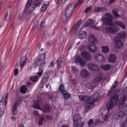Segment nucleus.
I'll return each instance as SVG.
<instances>
[{"instance_id": "nucleus-12", "label": "nucleus", "mask_w": 127, "mask_h": 127, "mask_svg": "<svg viewBox=\"0 0 127 127\" xmlns=\"http://www.w3.org/2000/svg\"><path fill=\"white\" fill-rule=\"evenodd\" d=\"M88 67L91 70H97L99 69V67L97 65L92 63H90L88 64Z\"/></svg>"}, {"instance_id": "nucleus-56", "label": "nucleus", "mask_w": 127, "mask_h": 127, "mask_svg": "<svg viewBox=\"0 0 127 127\" xmlns=\"http://www.w3.org/2000/svg\"><path fill=\"white\" fill-rule=\"evenodd\" d=\"M79 27V26L77 25L76 24H75L73 27L74 29V30H76Z\"/></svg>"}, {"instance_id": "nucleus-41", "label": "nucleus", "mask_w": 127, "mask_h": 127, "mask_svg": "<svg viewBox=\"0 0 127 127\" xmlns=\"http://www.w3.org/2000/svg\"><path fill=\"white\" fill-rule=\"evenodd\" d=\"M100 54L97 53H95L93 55L94 58L97 61Z\"/></svg>"}, {"instance_id": "nucleus-25", "label": "nucleus", "mask_w": 127, "mask_h": 127, "mask_svg": "<svg viewBox=\"0 0 127 127\" xmlns=\"http://www.w3.org/2000/svg\"><path fill=\"white\" fill-rule=\"evenodd\" d=\"M3 103L2 101H0V110L1 109H4L5 107L6 104V103L4 102V103L3 104ZM3 113V111L0 110V117H1Z\"/></svg>"}, {"instance_id": "nucleus-3", "label": "nucleus", "mask_w": 127, "mask_h": 127, "mask_svg": "<svg viewBox=\"0 0 127 127\" xmlns=\"http://www.w3.org/2000/svg\"><path fill=\"white\" fill-rule=\"evenodd\" d=\"M45 53L40 55L38 57L35 64V65L36 66L39 64V70L37 73V74L40 77L43 72V67L45 63L44 60L45 59Z\"/></svg>"}, {"instance_id": "nucleus-33", "label": "nucleus", "mask_w": 127, "mask_h": 127, "mask_svg": "<svg viewBox=\"0 0 127 127\" xmlns=\"http://www.w3.org/2000/svg\"><path fill=\"white\" fill-rule=\"evenodd\" d=\"M39 78V76L37 75H36L30 77V79L33 82H36Z\"/></svg>"}, {"instance_id": "nucleus-27", "label": "nucleus", "mask_w": 127, "mask_h": 127, "mask_svg": "<svg viewBox=\"0 0 127 127\" xmlns=\"http://www.w3.org/2000/svg\"><path fill=\"white\" fill-rule=\"evenodd\" d=\"M75 61L79 63L81 66H82L85 64V62L84 60L81 58H77L76 59Z\"/></svg>"}, {"instance_id": "nucleus-36", "label": "nucleus", "mask_w": 127, "mask_h": 127, "mask_svg": "<svg viewBox=\"0 0 127 127\" xmlns=\"http://www.w3.org/2000/svg\"><path fill=\"white\" fill-rule=\"evenodd\" d=\"M28 90L25 86H23L21 88L20 91L21 93H24L27 92Z\"/></svg>"}, {"instance_id": "nucleus-17", "label": "nucleus", "mask_w": 127, "mask_h": 127, "mask_svg": "<svg viewBox=\"0 0 127 127\" xmlns=\"http://www.w3.org/2000/svg\"><path fill=\"white\" fill-rule=\"evenodd\" d=\"M19 104L20 102L18 101H17L15 102L13 106L12 112V113L13 115H16L17 114L18 111L16 110V108Z\"/></svg>"}, {"instance_id": "nucleus-19", "label": "nucleus", "mask_w": 127, "mask_h": 127, "mask_svg": "<svg viewBox=\"0 0 127 127\" xmlns=\"http://www.w3.org/2000/svg\"><path fill=\"white\" fill-rule=\"evenodd\" d=\"M114 41V45L117 48H119L122 47L123 45L122 42L120 39L115 40Z\"/></svg>"}, {"instance_id": "nucleus-49", "label": "nucleus", "mask_w": 127, "mask_h": 127, "mask_svg": "<svg viewBox=\"0 0 127 127\" xmlns=\"http://www.w3.org/2000/svg\"><path fill=\"white\" fill-rule=\"evenodd\" d=\"M85 95H80L79 96V98L80 100L83 101Z\"/></svg>"}, {"instance_id": "nucleus-30", "label": "nucleus", "mask_w": 127, "mask_h": 127, "mask_svg": "<svg viewBox=\"0 0 127 127\" xmlns=\"http://www.w3.org/2000/svg\"><path fill=\"white\" fill-rule=\"evenodd\" d=\"M62 93L63 94L64 98L65 100L67 99L69 97H70V94L67 91H64V92Z\"/></svg>"}, {"instance_id": "nucleus-60", "label": "nucleus", "mask_w": 127, "mask_h": 127, "mask_svg": "<svg viewBox=\"0 0 127 127\" xmlns=\"http://www.w3.org/2000/svg\"><path fill=\"white\" fill-rule=\"evenodd\" d=\"M45 26V24L43 22H41V24L40 25V26L41 27L43 28Z\"/></svg>"}, {"instance_id": "nucleus-26", "label": "nucleus", "mask_w": 127, "mask_h": 127, "mask_svg": "<svg viewBox=\"0 0 127 127\" xmlns=\"http://www.w3.org/2000/svg\"><path fill=\"white\" fill-rule=\"evenodd\" d=\"M111 65L108 64L105 65H101L100 66L101 69L105 70H109L111 68Z\"/></svg>"}, {"instance_id": "nucleus-63", "label": "nucleus", "mask_w": 127, "mask_h": 127, "mask_svg": "<svg viewBox=\"0 0 127 127\" xmlns=\"http://www.w3.org/2000/svg\"><path fill=\"white\" fill-rule=\"evenodd\" d=\"M97 124H98L100 123V121L98 119H96L95 120Z\"/></svg>"}, {"instance_id": "nucleus-10", "label": "nucleus", "mask_w": 127, "mask_h": 127, "mask_svg": "<svg viewBox=\"0 0 127 127\" xmlns=\"http://www.w3.org/2000/svg\"><path fill=\"white\" fill-rule=\"evenodd\" d=\"M109 110L106 107H103L101 109V114L102 116L104 117L108 116L109 115Z\"/></svg>"}, {"instance_id": "nucleus-61", "label": "nucleus", "mask_w": 127, "mask_h": 127, "mask_svg": "<svg viewBox=\"0 0 127 127\" xmlns=\"http://www.w3.org/2000/svg\"><path fill=\"white\" fill-rule=\"evenodd\" d=\"M46 118L48 119L51 120L52 117L51 116H46Z\"/></svg>"}, {"instance_id": "nucleus-13", "label": "nucleus", "mask_w": 127, "mask_h": 127, "mask_svg": "<svg viewBox=\"0 0 127 127\" xmlns=\"http://www.w3.org/2000/svg\"><path fill=\"white\" fill-rule=\"evenodd\" d=\"M100 96L98 93H95L93 95L90 97L89 100L94 103V102L97 101L98 99L99 98Z\"/></svg>"}, {"instance_id": "nucleus-4", "label": "nucleus", "mask_w": 127, "mask_h": 127, "mask_svg": "<svg viewBox=\"0 0 127 127\" xmlns=\"http://www.w3.org/2000/svg\"><path fill=\"white\" fill-rule=\"evenodd\" d=\"M120 91L119 90L117 91L116 93L117 94L113 95V97H111L110 99L111 101H109L106 103V107L107 109L109 110L111 109L114 106V104H118V101L117 99L118 98V94L119 93H117V92L119 93Z\"/></svg>"}, {"instance_id": "nucleus-58", "label": "nucleus", "mask_w": 127, "mask_h": 127, "mask_svg": "<svg viewBox=\"0 0 127 127\" xmlns=\"http://www.w3.org/2000/svg\"><path fill=\"white\" fill-rule=\"evenodd\" d=\"M83 0H79L77 3L76 4H77V5L78 4H79L81 3H82L83 2Z\"/></svg>"}, {"instance_id": "nucleus-14", "label": "nucleus", "mask_w": 127, "mask_h": 127, "mask_svg": "<svg viewBox=\"0 0 127 127\" xmlns=\"http://www.w3.org/2000/svg\"><path fill=\"white\" fill-rule=\"evenodd\" d=\"M90 75V73L85 69H82L80 72V75L83 78L88 77Z\"/></svg>"}, {"instance_id": "nucleus-53", "label": "nucleus", "mask_w": 127, "mask_h": 127, "mask_svg": "<svg viewBox=\"0 0 127 127\" xmlns=\"http://www.w3.org/2000/svg\"><path fill=\"white\" fill-rule=\"evenodd\" d=\"M88 88L90 90H93L95 88L94 86L90 85L88 86Z\"/></svg>"}, {"instance_id": "nucleus-6", "label": "nucleus", "mask_w": 127, "mask_h": 127, "mask_svg": "<svg viewBox=\"0 0 127 127\" xmlns=\"http://www.w3.org/2000/svg\"><path fill=\"white\" fill-rule=\"evenodd\" d=\"M32 2V0H28L25 6L24 11V14L26 15L27 18H28L30 16V15L32 13L33 10L30 9L31 3Z\"/></svg>"}, {"instance_id": "nucleus-42", "label": "nucleus", "mask_w": 127, "mask_h": 127, "mask_svg": "<svg viewBox=\"0 0 127 127\" xmlns=\"http://www.w3.org/2000/svg\"><path fill=\"white\" fill-rule=\"evenodd\" d=\"M64 85L63 84H61L60 86L59 90L60 92H64V91H66L64 90Z\"/></svg>"}, {"instance_id": "nucleus-24", "label": "nucleus", "mask_w": 127, "mask_h": 127, "mask_svg": "<svg viewBox=\"0 0 127 127\" xmlns=\"http://www.w3.org/2000/svg\"><path fill=\"white\" fill-rule=\"evenodd\" d=\"M86 36V33L85 31H83L81 30L80 31L79 35V37L80 38H85Z\"/></svg>"}, {"instance_id": "nucleus-39", "label": "nucleus", "mask_w": 127, "mask_h": 127, "mask_svg": "<svg viewBox=\"0 0 127 127\" xmlns=\"http://www.w3.org/2000/svg\"><path fill=\"white\" fill-rule=\"evenodd\" d=\"M33 107L38 109L42 110V109L40 107L39 103L37 102H35L33 106Z\"/></svg>"}, {"instance_id": "nucleus-47", "label": "nucleus", "mask_w": 127, "mask_h": 127, "mask_svg": "<svg viewBox=\"0 0 127 127\" xmlns=\"http://www.w3.org/2000/svg\"><path fill=\"white\" fill-rule=\"evenodd\" d=\"M40 3L39 2H37L35 3L32 6V7L33 8H35L36 7L38 6Z\"/></svg>"}, {"instance_id": "nucleus-15", "label": "nucleus", "mask_w": 127, "mask_h": 127, "mask_svg": "<svg viewBox=\"0 0 127 127\" xmlns=\"http://www.w3.org/2000/svg\"><path fill=\"white\" fill-rule=\"evenodd\" d=\"M119 83L118 82L116 81H115L113 85L111 87L108 93V95H111L112 93H114L115 88L117 87Z\"/></svg>"}, {"instance_id": "nucleus-64", "label": "nucleus", "mask_w": 127, "mask_h": 127, "mask_svg": "<svg viewBox=\"0 0 127 127\" xmlns=\"http://www.w3.org/2000/svg\"><path fill=\"white\" fill-rule=\"evenodd\" d=\"M72 82L73 83L75 84H76V80L75 79H74L72 80Z\"/></svg>"}, {"instance_id": "nucleus-31", "label": "nucleus", "mask_w": 127, "mask_h": 127, "mask_svg": "<svg viewBox=\"0 0 127 127\" xmlns=\"http://www.w3.org/2000/svg\"><path fill=\"white\" fill-rule=\"evenodd\" d=\"M94 23V21L91 19H88L86 21L84 24V26L87 27L92 25Z\"/></svg>"}, {"instance_id": "nucleus-18", "label": "nucleus", "mask_w": 127, "mask_h": 127, "mask_svg": "<svg viewBox=\"0 0 127 127\" xmlns=\"http://www.w3.org/2000/svg\"><path fill=\"white\" fill-rule=\"evenodd\" d=\"M116 55L114 54H111L109 56L108 61L110 62L113 63L116 61Z\"/></svg>"}, {"instance_id": "nucleus-51", "label": "nucleus", "mask_w": 127, "mask_h": 127, "mask_svg": "<svg viewBox=\"0 0 127 127\" xmlns=\"http://www.w3.org/2000/svg\"><path fill=\"white\" fill-rule=\"evenodd\" d=\"M93 120L92 119H91L89 120V121L88 123V125L90 126L93 123Z\"/></svg>"}, {"instance_id": "nucleus-38", "label": "nucleus", "mask_w": 127, "mask_h": 127, "mask_svg": "<svg viewBox=\"0 0 127 127\" xmlns=\"http://www.w3.org/2000/svg\"><path fill=\"white\" fill-rule=\"evenodd\" d=\"M102 79V77L100 76L96 77L94 79V81L95 83L100 81Z\"/></svg>"}, {"instance_id": "nucleus-35", "label": "nucleus", "mask_w": 127, "mask_h": 127, "mask_svg": "<svg viewBox=\"0 0 127 127\" xmlns=\"http://www.w3.org/2000/svg\"><path fill=\"white\" fill-rule=\"evenodd\" d=\"M126 36V33L124 32L118 34V37L121 39L124 38Z\"/></svg>"}, {"instance_id": "nucleus-57", "label": "nucleus", "mask_w": 127, "mask_h": 127, "mask_svg": "<svg viewBox=\"0 0 127 127\" xmlns=\"http://www.w3.org/2000/svg\"><path fill=\"white\" fill-rule=\"evenodd\" d=\"M8 97V93H7V95H6L5 96V98L4 99V102H6V103L7 102V99Z\"/></svg>"}, {"instance_id": "nucleus-37", "label": "nucleus", "mask_w": 127, "mask_h": 127, "mask_svg": "<svg viewBox=\"0 0 127 127\" xmlns=\"http://www.w3.org/2000/svg\"><path fill=\"white\" fill-rule=\"evenodd\" d=\"M118 10L117 9H113L112 10V13L113 15L115 17H120V15L118 14L117 11Z\"/></svg>"}, {"instance_id": "nucleus-59", "label": "nucleus", "mask_w": 127, "mask_h": 127, "mask_svg": "<svg viewBox=\"0 0 127 127\" xmlns=\"http://www.w3.org/2000/svg\"><path fill=\"white\" fill-rule=\"evenodd\" d=\"M126 125L125 122L123 123V124L121 125L120 127H125Z\"/></svg>"}, {"instance_id": "nucleus-11", "label": "nucleus", "mask_w": 127, "mask_h": 127, "mask_svg": "<svg viewBox=\"0 0 127 127\" xmlns=\"http://www.w3.org/2000/svg\"><path fill=\"white\" fill-rule=\"evenodd\" d=\"M49 73L48 72L45 73L42 76L41 82L43 84H45L48 81L49 77Z\"/></svg>"}, {"instance_id": "nucleus-5", "label": "nucleus", "mask_w": 127, "mask_h": 127, "mask_svg": "<svg viewBox=\"0 0 127 127\" xmlns=\"http://www.w3.org/2000/svg\"><path fill=\"white\" fill-rule=\"evenodd\" d=\"M77 4L74 5L72 4L68 5L65 11V15L66 18L70 17L74 10L75 6Z\"/></svg>"}, {"instance_id": "nucleus-2", "label": "nucleus", "mask_w": 127, "mask_h": 127, "mask_svg": "<svg viewBox=\"0 0 127 127\" xmlns=\"http://www.w3.org/2000/svg\"><path fill=\"white\" fill-rule=\"evenodd\" d=\"M104 16V17H103L101 19V21L102 23L107 26H113L106 28L105 30L107 32L112 34L118 32L119 30V28L116 27L115 24H113L112 21L113 20L112 16L107 13L105 14Z\"/></svg>"}, {"instance_id": "nucleus-48", "label": "nucleus", "mask_w": 127, "mask_h": 127, "mask_svg": "<svg viewBox=\"0 0 127 127\" xmlns=\"http://www.w3.org/2000/svg\"><path fill=\"white\" fill-rule=\"evenodd\" d=\"M10 18V16H8L7 15V13H6V14L5 16V20L7 21H9Z\"/></svg>"}, {"instance_id": "nucleus-52", "label": "nucleus", "mask_w": 127, "mask_h": 127, "mask_svg": "<svg viewBox=\"0 0 127 127\" xmlns=\"http://www.w3.org/2000/svg\"><path fill=\"white\" fill-rule=\"evenodd\" d=\"M82 20L80 19L77 22L76 24L79 26L81 23Z\"/></svg>"}, {"instance_id": "nucleus-8", "label": "nucleus", "mask_w": 127, "mask_h": 127, "mask_svg": "<svg viewBox=\"0 0 127 127\" xmlns=\"http://www.w3.org/2000/svg\"><path fill=\"white\" fill-rule=\"evenodd\" d=\"M74 125L75 127H77L81 121V119L80 115L79 114L75 115L73 117Z\"/></svg>"}, {"instance_id": "nucleus-23", "label": "nucleus", "mask_w": 127, "mask_h": 127, "mask_svg": "<svg viewBox=\"0 0 127 127\" xmlns=\"http://www.w3.org/2000/svg\"><path fill=\"white\" fill-rule=\"evenodd\" d=\"M114 23L118 26L120 27L122 29H124L125 28V25L121 22L119 21H114Z\"/></svg>"}, {"instance_id": "nucleus-62", "label": "nucleus", "mask_w": 127, "mask_h": 127, "mask_svg": "<svg viewBox=\"0 0 127 127\" xmlns=\"http://www.w3.org/2000/svg\"><path fill=\"white\" fill-rule=\"evenodd\" d=\"M34 115H38V111H34Z\"/></svg>"}, {"instance_id": "nucleus-9", "label": "nucleus", "mask_w": 127, "mask_h": 127, "mask_svg": "<svg viewBox=\"0 0 127 127\" xmlns=\"http://www.w3.org/2000/svg\"><path fill=\"white\" fill-rule=\"evenodd\" d=\"M87 47L89 51L92 53L96 52L97 50L96 46L92 43H89L87 45Z\"/></svg>"}, {"instance_id": "nucleus-50", "label": "nucleus", "mask_w": 127, "mask_h": 127, "mask_svg": "<svg viewBox=\"0 0 127 127\" xmlns=\"http://www.w3.org/2000/svg\"><path fill=\"white\" fill-rule=\"evenodd\" d=\"M91 6H89L88 7H87L86 9L85 10V13L87 12L91 8Z\"/></svg>"}, {"instance_id": "nucleus-7", "label": "nucleus", "mask_w": 127, "mask_h": 127, "mask_svg": "<svg viewBox=\"0 0 127 127\" xmlns=\"http://www.w3.org/2000/svg\"><path fill=\"white\" fill-rule=\"evenodd\" d=\"M23 50L24 49H23L21 50L19 55L21 56L20 59V67L21 68L23 66L24 64L28 60L27 55L26 54L24 55L23 54Z\"/></svg>"}, {"instance_id": "nucleus-1", "label": "nucleus", "mask_w": 127, "mask_h": 127, "mask_svg": "<svg viewBox=\"0 0 127 127\" xmlns=\"http://www.w3.org/2000/svg\"><path fill=\"white\" fill-rule=\"evenodd\" d=\"M127 96L124 94L122 95L119 100V96L117 99L119 106L118 112L115 113L113 116V118L114 121L118 120L120 118L125 116L127 113V111L124 109L126 104L124 102L126 100Z\"/></svg>"}, {"instance_id": "nucleus-20", "label": "nucleus", "mask_w": 127, "mask_h": 127, "mask_svg": "<svg viewBox=\"0 0 127 127\" xmlns=\"http://www.w3.org/2000/svg\"><path fill=\"white\" fill-rule=\"evenodd\" d=\"M88 40L89 41L92 43H95L97 40L96 38L92 34H90L88 36Z\"/></svg>"}, {"instance_id": "nucleus-29", "label": "nucleus", "mask_w": 127, "mask_h": 127, "mask_svg": "<svg viewBox=\"0 0 127 127\" xmlns=\"http://www.w3.org/2000/svg\"><path fill=\"white\" fill-rule=\"evenodd\" d=\"M102 52L105 54L108 53L109 51L108 47L107 46H103L102 47Z\"/></svg>"}, {"instance_id": "nucleus-21", "label": "nucleus", "mask_w": 127, "mask_h": 127, "mask_svg": "<svg viewBox=\"0 0 127 127\" xmlns=\"http://www.w3.org/2000/svg\"><path fill=\"white\" fill-rule=\"evenodd\" d=\"M94 9L95 12H97L104 11L106 10V9L105 7H100L98 6L95 7Z\"/></svg>"}, {"instance_id": "nucleus-16", "label": "nucleus", "mask_w": 127, "mask_h": 127, "mask_svg": "<svg viewBox=\"0 0 127 127\" xmlns=\"http://www.w3.org/2000/svg\"><path fill=\"white\" fill-rule=\"evenodd\" d=\"M82 57L87 60H89L91 59V56L90 53L84 51L82 52L81 54Z\"/></svg>"}, {"instance_id": "nucleus-34", "label": "nucleus", "mask_w": 127, "mask_h": 127, "mask_svg": "<svg viewBox=\"0 0 127 127\" xmlns=\"http://www.w3.org/2000/svg\"><path fill=\"white\" fill-rule=\"evenodd\" d=\"M57 66L58 68H61L62 64V61H61V58H59L57 60Z\"/></svg>"}, {"instance_id": "nucleus-28", "label": "nucleus", "mask_w": 127, "mask_h": 127, "mask_svg": "<svg viewBox=\"0 0 127 127\" xmlns=\"http://www.w3.org/2000/svg\"><path fill=\"white\" fill-rule=\"evenodd\" d=\"M41 110L44 112L48 113L50 110V107L49 105H46L44 106L43 109Z\"/></svg>"}, {"instance_id": "nucleus-55", "label": "nucleus", "mask_w": 127, "mask_h": 127, "mask_svg": "<svg viewBox=\"0 0 127 127\" xmlns=\"http://www.w3.org/2000/svg\"><path fill=\"white\" fill-rule=\"evenodd\" d=\"M18 72V69L16 68L14 70V72L15 73V75L16 76Z\"/></svg>"}, {"instance_id": "nucleus-44", "label": "nucleus", "mask_w": 127, "mask_h": 127, "mask_svg": "<svg viewBox=\"0 0 127 127\" xmlns=\"http://www.w3.org/2000/svg\"><path fill=\"white\" fill-rule=\"evenodd\" d=\"M46 2H45L44 3V4L41 8V11H42L44 10L47 7V4H46Z\"/></svg>"}, {"instance_id": "nucleus-54", "label": "nucleus", "mask_w": 127, "mask_h": 127, "mask_svg": "<svg viewBox=\"0 0 127 127\" xmlns=\"http://www.w3.org/2000/svg\"><path fill=\"white\" fill-rule=\"evenodd\" d=\"M23 16V15L22 14H19L18 15V18L20 20H21Z\"/></svg>"}, {"instance_id": "nucleus-46", "label": "nucleus", "mask_w": 127, "mask_h": 127, "mask_svg": "<svg viewBox=\"0 0 127 127\" xmlns=\"http://www.w3.org/2000/svg\"><path fill=\"white\" fill-rule=\"evenodd\" d=\"M44 119V118L43 117H42L39 120L38 122V125L39 126H40L42 124Z\"/></svg>"}, {"instance_id": "nucleus-22", "label": "nucleus", "mask_w": 127, "mask_h": 127, "mask_svg": "<svg viewBox=\"0 0 127 127\" xmlns=\"http://www.w3.org/2000/svg\"><path fill=\"white\" fill-rule=\"evenodd\" d=\"M93 104V103L91 102H87L85 106V112H87L88 110L91 108V106Z\"/></svg>"}, {"instance_id": "nucleus-43", "label": "nucleus", "mask_w": 127, "mask_h": 127, "mask_svg": "<svg viewBox=\"0 0 127 127\" xmlns=\"http://www.w3.org/2000/svg\"><path fill=\"white\" fill-rule=\"evenodd\" d=\"M90 97L84 95L83 101H87V102H91V100H89Z\"/></svg>"}, {"instance_id": "nucleus-40", "label": "nucleus", "mask_w": 127, "mask_h": 127, "mask_svg": "<svg viewBox=\"0 0 127 127\" xmlns=\"http://www.w3.org/2000/svg\"><path fill=\"white\" fill-rule=\"evenodd\" d=\"M100 54L97 53H95L93 55L94 58L97 61Z\"/></svg>"}, {"instance_id": "nucleus-45", "label": "nucleus", "mask_w": 127, "mask_h": 127, "mask_svg": "<svg viewBox=\"0 0 127 127\" xmlns=\"http://www.w3.org/2000/svg\"><path fill=\"white\" fill-rule=\"evenodd\" d=\"M72 71L74 73H76L78 71L77 69L75 66H72Z\"/></svg>"}, {"instance_id": "nucleus-32", "label": "nucleus", "mask_w": 127, "mask_h": 127, "mask_svg": "<svg viewBox=\"0 0 127 127\" xmlns=\"http://www.w3.org/2000/svg\"><path fill=\"white\" fill-rule=\"evenodd\" d=\"M106 61L105 57L100 54L97 61L99 62H105Z\"/></svg>"}]
</instances>
